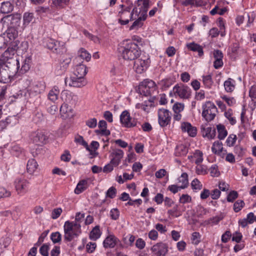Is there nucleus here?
<instances>
[{
    "instance_id": "f257e3e1",
    "label": "nucleus",
    "mask_w": 256,
    "mask_h": 256,
    "mask_svg": "<svg viewBox=\"0 0 256 256\" xmlns=\"http://www.w3.org/2000/svg\"><path fill=\"white\" fill-rule=\"evenodd\" d=\"M123 58L126 60H134L140 55V50L137 44L126 40L120 43L118 48Z\"/></svg>"
},
{
    "instance_id": "f03ea898",
    "label": "nucleus",
    "mask_w": 256,
    "mask_h": 256,
    "mask_svg": "<svg viewBox=\"0 0 256 256\" xmlns=\"http://www.w3.org/2000/svg\"><path fill=\"white\" fill-rule=\"evenodd\" d=\"M64 240L66 242H70L77 238L81 233V225L78 222L66 221L64 226Z\"/></svg>"
},
{
    "instance_id": "7ed1b4c3",
    "label": "nucleus",
    "mask_w": 256,
    "mask_h": 256,
    "mask_svg": "<svg viewBox=\"0 0 256 256\" xmlns=\"http://www.w3.org/2000/svg\"><path fill=\"white\" fill-rule=\"evenodd\" d=\"M21 18L20 14L18 13L8 14L0 19V23L3 27L14 28H20V30H23V28H22V26H20Z\"/></svg>"
},
{
    "instance_id": "20e7f679",
    "label": "nucleus",
    "mask_w": 256,
    "mask_h": 256,
    "mask_svg": "<svg viewBox=\"0 0 256 256\" xmlns=\"http://www.w3.org/2000/svg\"><path fill=\"white\" fill-rule=\"evenodd\" d=\"M202 116L207 122L212 120L218 113V109L215 104L210 101H207L202 106Z\"/></svg>"
},
{
    "instance_id": "39448f33",
    "label": "nucleus",
    "mask_w": 256,
    "mask_h": 256,
    "mask_svg": "<svg viewBox=\"0 0 256 256\" xmlns=\"http://www.w3.org/2000/svg\"><path fill=\"white\" fill-rule=\"evenodd\" d=\"M138 90L141 95L152 96L156 91V84L153 80L146 79L140 83Z\"/></svg>"
},
{
    "instance_id": "423d86ee",
    "label": "nucleus",
    "mask_w": 256,
    "mask_h": 256,
    "mask_svg": "<svg viewBox=\"0 0 256 256\" xmlns=\"http://www.w3.org/2000/svg\"><path fill=\"white\" fill-rule=\"evenodd\" d=\"M120 6L122 9L118 12V22L122 25H126L132 19L134 10L130 12V7L124 6L123 4L120 5Z\"/></svg>"
},
{
    "instance_id": "0eeeda50",
    "label": "nucleus",
    "mask_w": 256,
    "mask_h": 256,
    "mask_svg": "<svg viewBox=\"0 0 256 256\" xmlns=\"http://www.w3.org/2000/svg\"><path fill=\"white\" fill-rule=\"evenodd\" d=\"M44 43L48 48L54 53L60 54L66 52V48L64 44H61L60 42L56 41L54 40L47 38L45 40Z\"/></svg>"
},
{
    "instance_id": "6e6552de",
    "label": "nucleus",
    "mask_w": 256,
    "mask_h": 256,
    "mask_svg": "<svg viewBox=\"0 0 256 256\" xmlns=\"http://www.w3.org/2000/svg\"><path fill=\"white\" fill-rule=\"evenodd\" d=\"M120 122L126 128H133L137 125V120L130 116V112L126 110L122 112L120 116Z\"/></svg>"
},
{
    "instance_id": "1a4fd4ad",
    "label": "nucleus",
    "mask_w": 256,
    "mask_h": 256,
    "mask_svg": "<svg viewBox=\"0 0 256 256\" xmlns=\"http://www.w3.org/2000/svg\"><path fill=\"white\" fill-rule=\"evenodd\" d=\"M150 63L149 58L146 56H142L140 58L137 59L134 63V68L136 72L142 74L148 68Z\"/></svg>"
},
{
    "instance_id": "9d476101",
    "label": "nucleus",
    "mask_w": 256,
    "mask_h": 256,
    "mask_svg": "<svg viewBox=\"0 0 256 256\" xmlns=\"http://www.w3.org/2000/svg\"><path fill=\"white\" fill-rule=\"evenodd\" d=\"M158 124L162 127H164L170 124L171 120L170 112L164 108H160L158 112Z\"/></svg>"
},
{
    "instance_id": "9b49d317",
    "label": "nucleus",
    "mask_w": 256,
    "mask_h": 256,
    "mask_svg": "<svg viewBox=\"0 0 256 256\" xmlns=\"http://www.w3.org/2000/svg\"><path fill=\"white\" fill-rule=\"evenodd\" d=\"M16 190L19 194H24L28 190L29 182L24 178H17L14 181Z\"/></svg>"
},
{
    "instance_id": "f8f14e48",
    "label": "nucleus",
    "mask_w": 256,
    "mask_h": 256,
    "mask_svg": "<svg viewBox=\"0 0 256 256\" xmlns=\"http://www.w3.org/2000/svg\"><path fill=\"white\" fill-rule=\"evenodd\" d=\"M64 82L66 85L68 84L70 86L76 88L82 87L87 84V82L84 78H79L76 76L69 78H66L64 80Z\"/></svg>"
},
{
    "instance_id": "ddd939ff",
    "label": "nucleus",
    "mask_w": 256,
    "mask_h": 256,
    "mask_svg": "<svg viewBox=\"0 0 256 256\" xmlns=\"http://www.w3.org/2000/svg\"><path fill=\"white\" fill-rule=\"evenodd\" d=\"M0 66L7 68L8 70L12 72V74H16L20 68L19 62L16 59H11L10 61L6 62L0 60Z\"/></svg>"
},
{
    "instance_id": "4468645a",
    "label": "nucleus",
    "mask_w": 256,
    "mask_h": 256,
    "mask_svg": "<svg viewBox=\"0 0 256 256\" xmlns=\"http://www.w3.org/2000/svg\"><path fill=\"white\" fill-rule=\"evenodd\" d=\"M173 90L174 94H177L180 98H188L191 96V90L186 86L176 85L174 86Z\"/></svg>"
},
{
    "instance_id": "2eb2a0df",
    "label": "nucleus",
    "mask_w": 256,
    "mask_h": 256,
    "mask_svg": "<svg viewBox=\"0 0 256 256\" xmlns=\"http://www.w3.org/2000/svg\"><path fill=\"white\" fill-rule=\"evenodd\" d=\"M61 98L64 103L75 104L78 100V96L74 93L68 90H63L61 94Z\"/></svg>"
},
{
    "instance_id": "dca6fc26",
    "label": "nucleus",
    "mask_w": 256,
    "mask_h": 256,
    "mask_svg": "<svg viewBox=\"0 0 256 256\" xmlns=\"http://www.w3.org/2000/svg\"><path fill=\"white\" fill-rule=\"evenodd\" d=\"M124 156V152L122 150L116 149L113 150L110 156L112 158L110 163L114 166H117L120 163L121 159Z\"/></svg>"
},
{
    "instance_id": "f3484780",
    "label": "nucleus",
    "mask_w": 256,
    "mask_h": 256,
    "mask_svg": "<svg viewBox=\"0 0 256 256\" xmlns=\"http://www.w3.org/2000/svg\"><path fill=\"white\" fill-rule=\"evenodd\" d=\"M168 246L163 242H159L152 248V252H155L156 256H164L168 252Z\"/></svg>"
},
{
    "instance_id": "a211bd4d",
    "label": "nucleus",
    "mask_w": 256,
    "mask_h": 256,
    "mask_svg": "<svg viewBox=\"0 0 256 256\" xmlns=\"http://www.w3.org/2000/svg\"><path fill=\"white\" fill-rule=\"evenodd\" d=\"M60 112L63 118H70L74 116L73 109L68 104L63 103L60 106Z\"/></svg>"
},
{
    "instance_id": "6ab92c4d",
    "label": "nucleus",
    "mask_w": 256,
    "mask_h": 256,
    "mask_svg": "<svg viewBox=\"0 0 256 256\" xmlns=\"http://www.w3.org/2000/svg\"><path fill=\"white\" fill-rule=\"evenodd\" d=\"M14 74L2 66H0V82L4 84L10 81V78Z\"/></svg>"
},
{
    "instance_id": "aec40b11",
    "label": "nucleus",
    "mask_w": 256,
    "mask_h": 256,
    "mask_svg": "<svg viewBox=\"0 0 256 256\" xmlns=\"http://www.w3.org/2000/svg\"><path fill=\"white\" fill-rule=\"evenodd\" d=\"M31 139L34 143L40 145L46 142L47 136L42 132H36L31 134Z\"/></svg>"
},
{
    "instance_id": "412c9836",
    "label": "nucleus",
    "mask_w": 256,
    "mask_h": 256,
    "mask_svg": "<svg viewBox=\"0 0 256 256\" xmlns=\"http://www.w3.org/2000/svg\"><path fill=\"white\" fill-rule=\"evenodd\" d=\"M181 128L183 132H187L191 137H194L197 134L196 127L193 126L190 122H184L181 124Z\"/></svg>"
},
{
    "instance_id": "4be33fe9",
    "label": "nucleus",
    "mask_w": 256,
    "mask_h": 256,
    "mask_svg": "<svg viewBox=\"0 0 256 256\" xmlns=\"http://www.w3.org/2000/svg\"><path fill=\"white\" fill-rule=\"evenodd\" d=\"M15 48H14L12 44L2 54L0 58V61L6 62V60L10 61L11 59H15L14 56L16 54Z\"/></svg>"
},
{
    "instance_id": "5701e85b",
    "label": "nucleus",
    "mask_w": 256,
    "mask_h": 256,
    "mask_svg": "<svg viewBox=\"0 0 256 256\" xmlns=\"http://www.w3.org/2000/svg\"><path fill=\"white\" fill-rule=\"evenodd\" d=\"M12 46L14 48H15V51H18L19 52H26L28 49V44L27 42H20L19 40H16L12 42Z\"/></svg>"
},
{
    "instance_id": "b1692460",
    "label": "nucleus",
    "mask_w": 256,
    "mask_h": 256,
    "mask_svg": "<svg viewBox=\"0 0 256 256\" xmlns=\"http://www.w3.org/2000/svg\"><path fill=\"white\" fill-rule=\"evenodd\" d=\"M7 28V30H6L5 33L4 34H6V37L10 40H14L18 36V32H21L22 30H20V28H11L8 26H6Z\"/></svg>"
},
{
    "instance_id": "393cba45",
    "label": "nucleus",
    "mask_w": 256,
    "mask_h": 256,
    "mask_svg": "<svg viewBox=\"0 0 256 256\" xmlns=\"http://www.w3.org/2000/svg\"><path fill=\"white\" fill-rule=\"evenodd\" d=\"M212 152L216 154H218L222 158L224 157V155L226 154V150H224V152L222 153L223 151L222 144V142L219 141L215 142L212 145Z\"/></svg>"
},
{
    "instance_id": "a878e982",
    "label": "nucleus",
    "mask_w": 256,
    "mask_h": 256,
    "mask_svg": "<svg viewBox=\"0 0 256 256\" xmlns=\"http://www.w3.org/2000/svg\"><path fill=\"white\" fill-rule=\"evenodd\" d=\"M201 132L203 136L207 137L209 139L214 138L216 134V129H212L210 127L205 128L202 126H201Z\"/></svg>"
},
{
    "instance_id": "bb28decb",
    "label": "nucleus",
    "mask_w": 256,
    "mask_h": 256,
    "mask_svg": "<svg viewBox=\"0 0 256 256\" xmlns=\"http://www.w3.org/2000/svg\"><path fill=\"white\" fill-rule=\"evenodd\" d=\"M34 20V14L32 12H26L23 15V24L22 28L24 29L32 22Z\"/></svg>"
},
{
    "instance_id": "cd10ccee",
    "label": "nucleus",
    "mask_w": 256,
    "mask_h": 256,
    "mask_svg": "<svg viewBox=\"0 0 256 256\" xmlns=\"http://www.w3.org/2000/svg\"><path fill=\"white\" fill-rule=\"evenodd\" d=\"M88 187V180H80L76 188L74 190V192L76 194H80L86 190Z\"/></svg>"
},
{
    "instance_id": "c85d7f7f",
    "label": "nucleus",
    "mask_w": 256,
    "mask_h": 256,
    "mask_svg": "<svg viewBox=\"0 0 256 256\" xmlns=\"http://www.w3.org/2000/svg\"><path fill=\"white\" fill-rule=\"evenodd\" d=\"M116 238L114 235H110L108 236L104 240L103 244L104 248H113L116 244Z\"/></svg>"
},
{
    "instance_id": "c756f323",
    "label": "nucleus",
    "mask_w": 256,
    "mask_h": 256,
    "mask_svg": "<svg viewBox=\"0 0 256 256\" xmlns=\"http://www.w3.org/2000/svg\"><path fill=\"white\" fill-rule=\"evenodd\" d=\"M45 86L42 82H36L30 86V93H34L36 94H40L44 90Z\"/></svg>"
},
{
    "instance_id": "7c9ffc66",
    "label": "nucleus",
    "mask_w": 256,
    "mask_h": 256,
    "mask_svg": "<svg viewBox=\"0 0 256 256\" xmlns=\"http://www.w3.org/2000/svg\"><path fill=\"white\" fill-rule=\"evenodd\" d=\"M14 9V6L9 1L4 2L1 4L0 12L6 14L12 12Z\"/></svg>"
},
{
    "instance_id": "2f4dec72",
    "label": "nucleus",
    "mask_w": 256,
    "mask_h": 256,
    "mask_svg": "<svg viewBox=\"0 0 256 256\" xmlns=\"http://www.w3.org/2000/svg\"><path fill=\"white\" fill-rule=\"evenodd\" d=\"M87 74V70L86 66L83 64H80L76 66V70L74 71V76L79 78H84L86 74Z\"/></svg>"
},
{
    "instance_id": "473e14b6",
    "label": "nucleus",
    "mask_w": 256,
    "mask_h": 256,
    "mask_svg": "<svg viewBox=\"0 0 256 256\" xmlns=\"http://www.w3.org/2000/svg\"><path fill=\"white\" fill-rule=\"evenodd\" d=\"M98 127L100 128V130H96V133H100L102 135L109 136L110 134L109 130H106L107 124L106 121L101 120L98 122Z\"/></svg>"
},
{
    "instance_id": "72a5a7b5",
    "label": "nucleus",
    "mask_w": 256,
    "mask_h": 256,
    "mask_svg": "<svg viewBox=\"0 0 256 256\" xmlns=\"http://www.w3.org/2000/svg\"><path fill=\"white\" fill-rule=\"evenodd\" d=\"M186 46L188 50L192 51L198 52V54L200 56H201L204 54V52L202 46L196 43L192 42L188 44H186Z\"/></svg>"
},
{
    "instance_id": "f704fd0d",
    "label": "nucleus",
    "mask_w": 256,
    "mask_h": 256,
    "mask_svg": "<svg viewBox=\"0 0 256 256\" xmlns=\"http://www.w3.org/2000/svg\"><path fill=\"white\" fill-rule=\"evenodd\" d=\"M31 63V58L30 57H26L22 62L20 69L18 68L20 74H22L27 72L30 68Z\"/></svg>"
},
{
    "instance_id": "c9c22d12",
    "label": "nucleus",
    "mask_w": 256,
    "mask_h": 256,
    "mask_svg": "<svg viewBox=\"0 0 256 256\" xmlns=\"http://www.w3.org/2000/svg\"><path fill=\"white\" fill-rule=\"evenodd\" d=\"M38 164L34 159L32 158L27 163L26 170L27 172L32 174L37 169Z\"/></svg>"
},
{
    "instance_id": "e433bc0d",
    "label": "nucleus",
    "mask_w": 256,
    "mask_h": 256,
    "mask_svg": "<svg viewBox=\"0 0 256 256\" xmlns=\"http://www.w3.org/2000/svg\"><path fill=\"white\" fill-rule=\"evenodd\" d=\"M224 87L228 92H232L235 88V80L231 78H228L224 82Z\"/></svg>"
},
{
    "instance_id": "4c0bfd02",
    "label": "nucleus",
    "mask_w": 256,
    "mask_h": 256,
    "mask_svg": "<svg viewBox=\"0 0 256 256\" xmlns=\"http://www.w3.org/2000/svg\"><path fill=\"white\" fill-rule=\"evenodd\" d=\"M102 232L100 230V226H94L90 233V238L93 240H96L101 236Z\"/></svg>"
},
{
    "instance_id": "58836bf2",
    "label": "nucleus",
    "mask_w": 256,
    "mask_h": 256,
    "mask_svg": "<svg viewBox=\"0 0 256 256\" xmlns=\"http://www.w3.org/2000/svg\"><path fill=\"white\" fill-rule=\"evenodd\" d=\"M71 61V59L70 58H66L64 59H62L60 60V72L58 73L59 74H62L63 72H64L67 66H68V64L70 63Z\"/></svg>"
},
{
    "instance_id": "ea45409f",
    "label": "nucleus",
    "mask_w": 256,
    "mask_h": 256,
    "mask_svg": "<svg viewBox=\"0 0 256 256\" xmlns=\"http://www.w3.org/2000/svg\"><path fill=\"white\" fill-rule=\"evenodd\" d=\"M70 0H52L53 6L57 8H62L67 6Z\"/></svg>"
},
{
    "instance_id": "a19ab883",
    "label": "nucleus",
    "mask_w": 256,
    "mask_h": 256,
    "mask_svg": "<svg viewBox=\"0 0 256 256\" xmlns=\"http://www.w3.org/2000/svg\"><path fill=\"white\" fill-rule=\"evenodd\" d=\"M217 130L218 133V138L220 140L224 139L228 134L227 131L226 130L224 126L220 124H218L217 126Z\"/></svg>"
},
{
    "instance_id": "79ce46f5",
    "label": "nucleus",
    "mask_w": 256,
    "mask_h": 256,
    "mask_svg": "<svg viewBox=\"0 0 256 256\" xmlns=\"http://www.w3.org/2000/svg\"><path fill=\"white\" fill-rule=\"evenodd\" d=\"M188 152L187 148L182 144L177 146L176 149V155L178 156H185Z\"/></svg>"
},
{
    "instance_id": "37998d69",
    "label": "nucleus",
    "mask_w": 256,
    "mask_h": 256,
    "mask_svg": "<svg viewBox=\"0 0 256 256\" xmlns=\"http://www.w3.org/2000/svg\"><path fill=\"white\" fill-rule=\"evenodd\" d=\"M78 58H81L88 62L91 58V55L84 48H81L78 52Z\"/></svg>"
},
{
    "instance_id": "c03bdc74",
    "label": "nucleus",
    "mask_w": 256,
    "mask_h": 256,
    "mask_svg": "<svg viewBox=\"0 0 256 256\" xmlns=\"http://www.w3.org/2000/svg\"><path fill=\"white\" fill-rule=\"evenodd\" d=\"M58 94L59 90L58 88L54 87L50 91L48 96L50 100L54 102L58 99Z\"/></svg>"
},
{
    "instance_id": "a18cd8bd",
    "label": "nucleus",
    "mask_w": 256,
    "mask_h": 256,
    "mask_svg": "<svg viewBox=\"0 0 256 256\" xmlns=\"http://www.w3.org/2000/svg\"><path fill=\"white\" fill-rule=\"evenodd\" d=\"M74 142L82 146H84L87 150L90 152V147L88 143L84 140L83 137L81 136H77L74 138Z\"/></svg>"
},
{
    "instance_id": "49530a36",
    "label": "nucleus",
    "mask_w": 256,
    "mask_h": 256,
    "mask_svg": "<svg viewBox=\"0 0 256 256\" xmlns=\"http://www.w3.org/2000/svg\"><path fill=\"white\" fill-rule=\"evenodd\" d=\"M178 181L182 184V185L180 186L181 188H186L188 184V176L186 172L182 173L178 178Z\"/></svg>"
},
{
    "instance_id": "de8ad7c7",
    "label": "nucleus",
    "mask_w": 256,
    "mask_h": 256,
    "mask_svg": "<svg viewBox=\"0 0 256 256\" xmlns=\"http://www.w3.org/2000/svg\"><path fill=\"white\" fill-rule=\"evenodd\" d=\"M50 239L54 244L58 243L61 241V234L58 232H52L50 235Z\"/></svg>"
},
{
    "instance_id": "09e8293b",
    "label": "nucleus",
    "mask_w": 256,
    "mask_h": 256,
    "mask_svg": "<svg viewBox=\"0 0 256 256\" xmlns=\"http://www.w3.org/2000/svg\"><path fill=\"white\" fill-rule=\"evenodd\" d=\"M196 171L198 174H207V167L203 164H198L196 166Z\"/></svg>"
},
{
    "instance_id": "8fccbe9b",
    "label": "nucleus",
    "mask_w": 256,
    "mask_h": 256,
    "mask_svg": "<svg viewBox=\"0 0 256 256\" xmlns=\"http://www.w3.org/2000/svg\"><path fill=\"white\" fill-rule=\"evenodd\" d=\"M168 213L170 215L174 217H178L182 215V213H180L178 210V205L174 206L172 209L169 210L168 211Z\"/></svg>"
},
{
    "instance_id": "3c124183",
    "label": "nucleus",
    "mask_w": 256,
    "mask_h": 256,
    "mask_svg": "<svg viewBox=\"0 0 256 256\" xmlns=\"http://www.w3.org/2000/svg\"><path fill=\"white\" fill-rule=\"evenodd\" d=\"M182 4L185 6L191 5L198 6L202 5V2L200 0H186L183 2Z\"/></svg>"
},
{
    "instance_id": "603ef678",
    "label": "nucleus",
    "mask_w": 256,
    "mask_h": 256,
    "mask_svg": "<svg viewBox=\"0 0 256 256\" xmlns=\"http://www.w3.org/2000/svg\"><path fill=\"white\" fill-rule=\"evenodd\" d=\"M244 202L242 200H238L234 204V210L235 212H238L241 210L244 207Z\"/></svg>"
},
{
    "instance_id": "864d4df0",
    "label": "nucleus",
    "mask_w": 256,
    "mask_h": 256,
    "mask_svg": "<svg viewBox=\"0 0 256 256\" xmlns=\"http://www.w3.org/2000/svg\"><path fill=\"white\" fill-rule=\"evenodd\" d=\"M204 84L208 88H210L212 84V76L210 74L202 76Z\"/></svg>"
},
{
    "instance_id": "5fc2aeb1",
    "label": "nucleus",
    "mask_w": 256,
    "mask_h": 256,
    "mask_svg": "<svg viewBox=\"0 0 256 256\" xmlns=\"http://www.w3.org/2000/svg\"><path fill=\"white\" fill-rule=\"evenodd\" d=\"M194 157L196 158L195 163L197 164V165L200 164L203 160L202 152L198 150L196 151Z\"/></svg>"
},
{
    "instance_id": "6e6d98bb",
    "label": "nucleus",
    "mask_w": 256,
    "mask_h": 256,
    "mask_svg": "<svg viewBox=\"0 0 256 256\" xmlns=\"http://www.w3.org/2000/svg\"><path fill=\"white\" fill-rule=\"evenodd\" d=\"M116 188L114 186H112L107 190L106 192V196L110 198H113L116 196Z\"/></svg>"
},
{
    "instance_id": "4d7b16f0",
    "label": "nucleus",
    "mask_w": 256,
    "mask_h": 256,
    "mask_svg": "<svg viewBox=\"0 0 256 256\" xmlns=\"http://www.w3.org/2000/svg\"><path fill=\"white\" fill-rule=\"evenodd\" d=\"M236 136L235 134H230L226 140V145L228 146H232L236 142Z\"/></svg>"
},
{
    "instance_id": "13d9d810",
    "label": "nucleus",
    "mask_w": 256,
    "mask_h": 256,
    "mask_svg": "<svg viewBox=\"0 0 256 256\" xmlns=\"http://www.w3.org/2000/svg\"><path fill=\"white\" fill-rule=\"evenodd\" d=\"M49 250V246L44 244L40 248V252L43 256H49L48 251Z\"/></svg>"
},
{
    "instance_id": "bf43d9fd",
    "label": "nucleus",
    "mask_w": 256,
    "mask_h": 256,
    "mask_svg": "<svg viewBox=\"0 0 256 256\" xmlns=\"http://www.w3.org/2000/svg\"><path fill=\"white\" fill-rule=\"evenodd\" d=\"M143 24V22L141 20L140 18H138L136 20H135L132 24L130 26V30H132L134 29H138V28L141 27Z\"/></svg>"
},
{
    "instance_id": "052dcab7",
    "label": "nucleus",
    "mask_w": 256,
    "mask_h": 256,
    "mask_svg": "<svg viewBox=\"0 0 256 256\" xmlns=\"http://www.w3.org/2000/svg\"><path fill=\"white\" fill-rule=\"evenodd\" d=\"M22 152V149L18 145H14L12 148L11 152L18 156Z\"/></svg>"
},
{
    "instance_id": "680f3d73",
    "label": "nucleus",
    "mask_w": 256,
    "mask_h": 256,
    "mask_svg": "<svg viewBox=\"0 0 256 256\" xmlns=\"http://www.w3.org/2000/svg\"><path fill=\"white\" fill-rule=\"evenodd\" d=\"M238 197V192L235 190H232L228 195L227 200L228 202H233Z\"/></svg>"
},
{
    "instance_id": "e2e57ef3",
    "label": "nucleus",
    "mask_w": 256,
    "mask_h": 256,
    "mask_svg": "<svg viewBox=\"0 0 256 256\" xmlns=\"http://www.w3.org/2000/svg\"><path fill=\"white\" fill-rule=\"evenodd\" d=\"M192 244H198L200 242V234L199 232H194L192 234Z\"/></svg>"
},
{
    "instance_id": "0e129e2a",
    "label": "nucleus",
    "mask_w": 256,
    "mask_h": 256,
    "mask_svg": "<svg viewBox=\"0 0 256 256\" xmlns=\"http://www.w3.org/2000/svg\"><path fill=\"white\" fill-rule=\"evenodd\" d=\"M191 186L192 188L195 190H200L202 188V184L197 178H195L192 181Z\"/></svg>"
},
{
    "instance_id": "69168bd1",
    "label": "nucleus",
    "mask_w": 256,
    "mask_h": 256,
    "mask_svg": "<svg viewBox=\"0 0 256 256\" xmlns=\"http://www.w3.org/2000/svg\"><path fill=\"white\" fill-rule=\"evenodd\" d=\"M174 113H180L183 110L184 108V104L180 103H176L172 108Z\"/></svg>"
},
{
    "instance_id": "338daca9",
    "label": "nucleus",
    "mask_w": 256,
    "mask_h": 256,
    "mask_svg": "<svg viewBox=\"0 0 256 256\" xmlns=\"http://www.w3.org/2000/svg\"><path fill=\"white\" fill-rule=\"evenodd\" d=\"M11 195L10 192L3 187L0 188V198L9 197Z\"/></svg>"
},
{
    "instance_id": "774afa93",
    "label": "nucleus",
    "mask_w": 256,
    "mask_h": 256,
    "mask_svg": "<svg viewBox=\"0 0 256 256\" xmlns=\"http://www.w3.org/2000/svg\"><path fill=\"white\" fill-rule=\"evenodd\" d=\"M120 216V212L117 208H113L110 212V216L114 220H116Z\"/></svg>"
}]
</instances>
